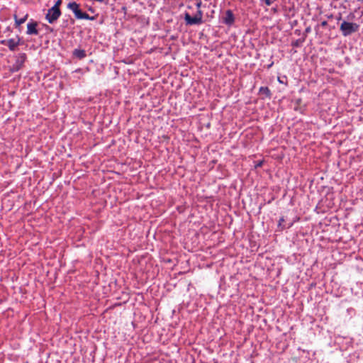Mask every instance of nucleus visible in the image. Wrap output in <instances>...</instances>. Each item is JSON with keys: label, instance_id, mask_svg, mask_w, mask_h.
Listing matches in <instances>:
<instances>
[{"label": "nucleus", "instance_id": "1", "mask_svg": "<svg viewBox=\"0 0 363 363\" xmlns=\"http://www.w3.org/2000/svg\"><path fill=\"white\" fill-rule=\"evenodd\" d=\"M344 36H348L359 30V25L354 23L343 21L340 28Z\"/></svg>", "mask_w": 363, "mask_h": 363}, {"label": "nucleus", "instance_id": "2", "mask_svg": "<svg viewBox=\"0 0 363 363\" xmlns=\"http://www.w3.org/2000/svg\"><path fill=\"white\" fill-rule=\"evenodd\" d=\"M202 16V11L199 10L197 13L194 17H191L188 13H186L184 15V20L186 25H199L203 23Z\"/></svg>", "mask_w": 363, "mask_h": 363}, {"label": "nucleus", "instance_id": "3", "mask_svg": "<svg viewBox=\"0 0 363 363\" xmlns=\"http://www.w3.org/2000/svg\"><path fill=\"white\" fill-rule=\"evenodd\" d=\"M26 55L25 53H21L16 57L15 62L10 67V71L16 72L20 70L26 61Z\"/></svg>", "mask_w": 363, "mask_h": 363}, {"label": "nucleus", "instance_id": "4", "mask_svg": "<svg viewBox=\"0 0 363 363\" xmlns=\"http://www.w3.org/2000/svg\"><path fill=\"white\" fill-rule=\"evenodd\" d=\"M61 15L60 9H55V8H50L46 14V19L50 23H55Z\"/></svg>", "mask_w": 363, "mask_h": 363}, {"label": "nucleus", "instance_id": "5", "mask_svg": "<svg viewBox=\"0 0 363 363\" xmlns=\"http://www.w3.org/2000/svg\"><path fill=\"white\" fill-rule=\"evenodd\" d=\"M1 44L8 46L11 51H13L19 45V40L14 38H11L6 40H4L1 41Z\"/></svg>", "mask_w": 363, "mask_h": 363}, {"label": "nucleus", "instance_id": "6", "mask_svg": "<svg viewBox=\"0 0 363 363\" xmlns=\"http://www.w3.org/2000/svg\"><path fill=\"white\" fill-rule=\"evenodd\" d=\"M38 26L37 22H30L27 25V34L28 35H38V31L36 28Z\"/></svg>", "mask_w": 363, "mask_h": 363}, {"label": "nucleus", "instance_id": "7", "mask_svg": "<svg viewBox=\"0 0 363 363\" xmlns=\"http://www.w3.org/2000/svg\"><path fill=\"white\" fill-rule=\"evenodd\" d=\"M235 18L234 15L230 10H228L225 12V16L223 18V22L227 25H232L234 23Z\"/></svg>", "mask_w": 363, "mask_h": 363}, {"label": "nucleus", "instance_id": "8", "mask_svg": "<svg viewBox=\"0 0 363 363\" xmlns=\"http://www.w3.org/2000/svg\"><path fill=\"white\" fill-rule=\"evenodd\" d=\"M73 55L79 59H82L86 57L85 51L81 49H75L73 52Z\"/></svg>", "mask_w": 363, "mask_h": 363}, {"label": "nucleus", "instance_id": "9", "mask_svg": "<svg viewBox=\"0 0 363 363\" xmlns=\"http://www.w3.org/2000/svg\"><path fill=\"white\" fill-rule=\"evenodd\" d=\"M28 16V15L26 14L23 18H18L17 16L15 15L14 18H15V23H16V26H18L24 23L25 21L27 20Z\"/></svg>", "mask_w": 363, "mask_h": 363}, {"label": "nucleus", "instance_id": "10", "mask_svg": "<svg viewBox=\"0 0 363 363\" xmlns=\"http://www.w3.org/2000/svg\"><path fill=\"white\" fill-rule=\"evenodd\" d=\"M67 8L72 10L74 13L79 9V6L76 2H70L67 5Z\"/></svg>", "mask_w": 363, "mask_h": 363}, {"label": "nucleus", "instance_id": "11", "mask_svg": "<svg viewBox=\"0 0 363 363\" xmlns=\"http://www.w3.org/2000/svg\"><path fill=\"white\" fill-rule=\"evenodd\" d=\"M84 12H82L79 9H77L76 11V12H74V15L76 16L77 18L78 19H81L82 16V14H83Z\"/></svg>", "mask_w": 363, "mask_h": 363}, {"label": "nucleus", "instance_id": "12", "mask_svg": "<svg viewBox=\"0 0 363 363\" xmlns=\"http://www.w3.org/2000/svg\"><path fill=\"white\" fill-rule=\"evenodd\" d=\"M81 19H86V20H94V17L93 16H89V14H87L86 13H83L82 14V16L81 18Z\"/></svg>", "mask_w": 363, "mask_h": 363}, {"label": "nucleus", "instance_id": "13", "mask_svg": "<svg viewBox=\"0 0 363 363\" xmlns=\"http://www.w3.org/2000/svg\"><path fill=\"white\" fill-rule=\"evenodd\" d=\"M62 4V0H57L55 5L52 8H55V9H60V6Z\"/></svg>", "mask_w": 363, "mask_h": 363}, {"label": "nucleus", "instance_id": "14", "mask_svg": "<svg viewBox=\"0 0 363 363\" xmlns=\"http://www.w3.org/2000/svg\"><path fill=\"white\" fill-rule=\"evenodd\" d=\"M284 219L283 218H281L279 221V225H281V223L284 222Z\"/></svg>", "mask_w": 363, "mask_h": 363}, {"label": "nucleus", "instance_id": "15", "mask_svg": "<svg viewBox=\"0 0 363 363\" xmlns=\"http://www.w3.org/2000/svg\"><path fill=\"white\" fill-rule=\"evenodd\" d=\"M262 90H265L266 91H269V89L267 87H265V88L261 87L260 91H262Z\"/></svg>", "mask_w": 363, "mask_h": 363}, {"label": "nucleus", "instance_id": "16", "mask_svg": "<svg viewBox=\"0 0 363 363\" xmlns=\"http://www.w3.org/2000/svg\"><path fill=\"white\" fill-rule=\"evenodd\" d=\"M201 4V2H199V3H197V4H196V6H197V8H200Z\"/></svg>", "mask_w": 363, "mask_h": 363}, {"label": "nucleus", "instance_id": "17", "mask_svg": "<svg viewBox=\"0 0 363 363\" xmlns=\"http://www.w3.org/2000/svg\"><path fill=\"white\" fill-rule=\"evenodd\" d=\"M326 24H327V22H326V21H323V22L322 23V25H323V26H325Z\"/></svg>", "mask_w": 363, "mask_h": 363}]
</instances>
